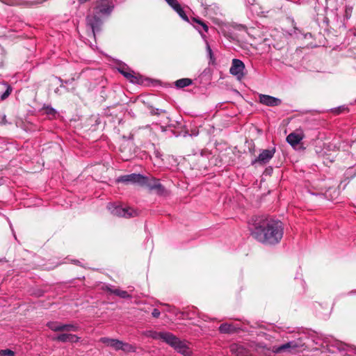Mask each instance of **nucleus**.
Wrapping results in <instances>:
<instances>
[{
  "label": "nucleus",
  "mask_w": 356,
  "mask_h": 356,
  "mask_svg": "<svg viewBox=\"0 0 356 356\" xmlns=\"http://www.w3.org/2000/svg\"><path fill=\"white\" fill-rule=\"evenodd\" d=\"M251 235L257 241L268 245L279 243L284 234L280 220L264 216H255L249 222Z\"/></svg>",
  "instance_id": "1"
},
{
  "label": "nucleus",
  "mask_w": 356,
  "mask_h": 356,
  "mask_svg": "<svg viewBox=\"0 0 356 356\" xmlns=\"http://www.w3.org/2000/svg\"><path fill=\"white\" fill-rule=\"evenodd\" d=\"M113 3L111 0H100L95 8V14L89 15L86 17L87 26L91 29V33L94 37L97 33L101 31L102 21L98 15L108 16L113 9Z\"/></svg>",
  "instance_id": "2"
},
{
  "label": "nucleus",
  "mask_w": 356,
  "mask_h": 356,
  "mask_svg": "<svg viewBox=\"0 0 356 356\" xmlns=\"http://www.w3.org/2000/svg\"><path fill=\"white\" fill-rule=\"evenodd\" d=\"M238 31H246V27L242 24H224L220 28V33L230 42L238 40Z\"/></svg>",
  "instance_id": "3"
},
{
  "label": "nucleus",
  "mask_w": 356,
  "mask_h": 356,
  "mask_svg": "<svg viewBox=\"0 0 356 356\" xmlns=\"http://www.w3.org/2000/svg\"><path fill=\"white\" fill-rule=\"evenodd\" d=\"M166 343L184 356H191L192 352L187 343L180 340L171 332L170 333Z\"/></svg>",
  "instance_id": "4"
},
{
  "label": "nucleus",
  "mask_w": 356,
  "mask_h": 356,
  "mask_svg": "<svg viewBox=\"0 0 356 356\" xmlns=\"http://www.w3.org/2000/svg\"><path fill=\"white\" fill-rule=\"evenodd\" d=\"M107 208L113 215L119 217L128 218L138 215L137 211L134 209L130 207H122L115 204L110 203L108 204Z\"/></svg>",
  "instance_id": "5"
},
{
  "label": "nucleus",
  "mask_w": 356,
  "mask_h": 356,
  "mask_svg": "<svg viewBox=\"0 0 356 356\" xmlns=\"http://www.w3.org/2000/svg\"><path fill=\"white\" fill-rule=\"evenodd\" d=\"M146 181V176L140 174L131 173L120 176L117 178L116 181L118 183H124L126 184H138L140 186H143Z\"/></svg>",
  "instance_id": "6"
},
{
  "label": "nucleus",
  "mask_w": 356,
  "mask_h": 356,
  "mask_svg": "<svg viewBox=\"0 0 356 356\" xmlns=\"http://www.w3.org/2000/svg\"><path fill=\"white\" fill-rule=\"evenodd\" d=\"M47 327L54 332H76L79 330V326L76 324L67 323L64 324L56 321L47 323Z\"/></svg>",
  "instance_id": "7"
},
{
  "label": "nucleus",
  "mask_w": 356,
  "mask_h": 356,
  "mask_svg": "<svg viewBox=\"0 0 356 356\" xmlns=\"http://www.w3.org/2000/svg\"><path fill=\"white\" fill-rule=\"evenodd\" d=\"M331 346L333 349L328 348V351L330 353L328 356H356V353L353 350H346L344 345L339 341H334V344Z\"/></svg>",
  "instance_id": "8"
},
{
  "label": "nucleus",
  "mask_w": 356,
  "mask_h": 356,
  "mask_svg": "<svg viewBox=\"0 0 356 356\" xmlns=\"http://www.w3.org/2000/svg\"><path fill=\"white\" fill-rule=\"evenodd\" d=\"M118 70L122 74L127 80L133 83H140L142 79L140 76H136L134 72L131 70L127 65L120 64L118 67Z\"/></svg>",
  "instance_id": "9"
},
{
  "label": "nucleus",
  "mask_w": 356,
  "mask_h": 356,
  "mask_svg": "<svg viewBox=\"0 0 356 356\" xmlns=\"http://www.w3.org/2000/svg\"><path fill=\"white\" fill-rule=\"evenodd\" d=\"M275 152V149H263L259 155L252 161L251 165H254L257 163L260 165H265L268 163L270 160L273 157Z\"/></svg>",
  "instance_id": "10"
},
{
  "label": "nucleus",
  "mask_w": 356,
  "mask_h": 356,
  "mask_svg": "<svg viewBox=\"0 0 356 356\" xmlns=\"http://www.w3.org/2000/svg\"><path fill=\"white\" fill-rule=\"evenodd\" d=\"M244 69L245 65L243 61L237 58H234L232 62V66L229 69V72L231 74L236 76L240 79L244 76Z\"/></svg>",
  "instance_id": "11"
},
{
  "label": "nucleus",
  "mask_w": 356,
  "mask_h": 356,
  "mask_svg": "<svg viewBox=\"0 0 356 356\" xmlns=\"http://www.w3.org/2000/svg\"><path fill=\"white\" fill-rule=\"evenodd\" d=\"M145 183L143 186H146L150 190H155L159 194H162L164 192V188L161 184L159 179H156L154 177H146Z\"/></svg>",
  "instance_id": "12"
},
{
  "label": "nucleus",
  "mask_w": 356,
  "mask_h": 356,
  "mask_svg": "<svg viewBox=\"0 0 356 356\" xmlns=\"http://www.w3.org/2000/svg\"><path fill=\"white\" fill-rule=\"evenodd\" d=\"M259 98L261 104L268 106H276L282 104L280 99L268 95L261 94Z\"/></svg>",
  "instance_id": "13"
},
{
  "label": "nucleus",
  "mask_w": 356,
  "mask_h": 356,
  "mask_svg": "<svg viewBox=\"0 0 356 356\" xmlns=\"http://www.w3.org/2000/svg\"><path fill=\"white\" fill-rule=\"evenodd\" d=\"M170 333V332H156L154 330H146L143 332V334L153 339H161L166 343Z\"/></svg>",
  "instance_id": "14"
},
{
  "label": "nucleus",
  "mask_w": 356,
  "mask_h": 356,
  "mask_svg": "<svg viewBox=\"0 0 356 356\" xmlns=\"http://www.w3.org/2000/svg\"><path fill=\"white\" fill-rule=\"evenodd\" d=\"M166 3L186 22H189L188 16L177 0H165Z\"/></svg>",
  "instance_id": "15"
},
{
  "label": "nucleus",
  "mask_w": 356,
  "mask_h": 356,
  "mask_svg": "<svg viewBox=\"0 0 356 356\" xmlns=\"http://www.w3.org/2000/svg\"><path fill=\"white\" fill-rule=\"evenodd\" d=\"M299 345L295 341H289L279 346H273V352L280 353L282 352H291L298 348Z\"/></svg>",
  "instance_id": "16"
},
{
  "label": "nucleus",
  "mask_w": 356,
  "mask_h": 356,
  "mask_svg": "<svg viewBox=\"0 0 356 356\" xmlns=\"http://www.w3.org/2000/svg\"><path fill=\"white\" fill-rule=\"evenodd\" d=\"M55 341H60V342H70V343H76L79 341L80 338L75 334H70V333H62L58 334L56 337L54 338Z\"/></svg>",
  "instance_id": "17"
},
{
  "label": "nucleus",
  "mask_w": 356,
  "mask_h": 356,
  "mask_svg": "<svg viewBox=\"0 0 356 356\" xmlns=\"http://www.w3.org/2000/svg\"><path fill=\"white\" fill-rule=\"evenodd\" d=\"M99 341L107 346L111 347L116 351L120 350L122 341L119 339L108 337H102L100 338Z\"/></svg>",
  "instance_id": "18"
},
{
  "label": "nucleus",
  "mask_w": 356,
  "mask_h": 356,
  "mask_svg": "<svg viewBox=\"0 0 356 356\" xmlns=\"http://www.w3.org/2000/svg\"><path fill=\"white\" fill-rule=\"evenodd\" d=\"M230 350L236 356H250L249 352L243 346L234 343L230 346Z\"/></svg>",
  "instance_id": "19"
},
{
  "label": "nucleus",
  "mask_w": 356,
  "mask_h": 356,
  "mask_svg": "<svg viewBox=\"0 0 356 356\" xmlns=\"http://www.w3.org/2000/svg\"><path fill=\"white\" fill-rule=\"evenodd\" d=\"M192 20L194 28L198 31L202 38L206 40V35L202 33V30L204 32H207L209 30L208 26L200 19L193 18Z\"/></svg>",
  "instance_id": "20"
},
{
  "label": "nucleus",
  "mask_w": 356,
  "mask_h": 356,
  "mask_svg": "<svg viewBox=\"0 0 356 356\" xmlns=\"http://www.w3.org/2000/svg\"><path fill=\"white\" fill-rule=\"evenodd\" d=\"M204 12L206 15L211 18H213L220 14V8L216 3L206 5L204 7Z\"/></svg>",
  "instance_id": "21"
},
{
  "label": "nucleus",
  "mask_w": 356,
  "mask_h": 356,
  "mask_svg": "<svg viewBox=\"0 0 356 356\" xmlns=\"http://www.w3.org/2000/svg\"><path fill=\"white\" fill-rule=\"evenodd\" d=\"M302 139V137L300 134L294 132L291 133L286 137L287 143L293 147L299 144Z\"/></svg>",
  "instance_id": "22"
},
{
  "label": "nucleus",
  "mask_w": 356,
  "mask_h": 356,
  "mask_svg": "<svg viewBox=\"0 0 356 356\" xmlns=\"http://www.w3.org/2000/svg\"><path fill=\"white\" fill-rule=\"evenodd\" d=\"M219 331L222 334H232L236 332V328L232 324L222 323L219 327Z\"/></svg>",
  "instance_id": "23"
},
{
  "label": "nucleus",
  "mask_w": 356,
  "mask_h": 356,
  "mask_svg": "<svg viewBox=\"0 0 356 356\" xmlns=\"http://www.w3.org/2000/svg\"><path fill=\"white\" fill-rule=\"evenodd\" d=\"M106 290L111 293H113L122 298H130L131 296L126 291L120 290L118 289H112L109 286H106Z\"/></svg>",
  "instance_id": "24"
},
{
  "label": "nucleus",
  "mask_w": 356,
  "mask_h": 356,
  "mask_svg": "<svg viewBox=\"0 0 356 356\" xmlns=\"http://www.w3.org/2000/svg\"><path fill=\"white\" fill-rule=\"evenodd\" d=\"M122 350L124 353H136V347L132 344L124 342L122 341V344L120 346V350Z\"/></svg>",
  "instance_id": "25"
},
{
  "label": "nucleus",
  "mask_w": 356,
  "mask_h": 356,
  "mask_svg": "<svg viewBox=\"0 0 356 356\" xmlns=\"http://www.w3.org/2000/svg\"><path fill=\"white\" fill-rule=\"evenodd\" d=\"M193 83V81L191 79L188 78H183L178 79L175 81V86L178 88H183L184 87L188 86L191 85Z\"/></svg>",
  "instance_id": "26"
},
{
  "label": "nucleus",
  "mask_w": 356,
  "mask_h": 356,
  "mask_svg": "<svg viewBox=\"0 0 356 356\" xmlns=\"http://www.w3.org/2000/svg\"><path fill=\"white\" fill-rule=\"evenodd\" d=\"M45 113L48 115L56 116L57 111L50 106H46L42 108Z\"/></svg>",
  "instance_id": "27"
},
{
  "label": "nucleus",
  "mask_w": 356,
  "mask_h": 356,
  "mask_svg": "<svg viewBox=\"0 0 356 356\" xmlns=\"http://www.w3.org/2000/svg\"><path fill=\"white\" fill-rule=\"evenodd\" d=\"M7 88L6 91L0 96V101L6 99L11 93L12 89L10 86L6 85Z\"/></svg>",
  "instance_id": "28"
},
{
  "label": "nucleus",
  "mask_w": 356,
  "mask_h": 356,
  "mask_svg": "<svg viewBox=\"0 0 356 356\" xmlns=\"http://www.w3.org/2000/svg\"><path fill=\"white\" fill-rule=\"evenodd\" d=\"M353 12V8L350 6H346L345 8L344 18L348 19L350 18Z\"/></svg>",
  "instance_id": "29"
},
{
  "label": "nucleus",
  "mask_w": 356,
  "mask_h": 356,
  "mask_svg": "<svg viewBox=\"0 0 356 356\" xmlns=\"http://www.w3.org/2000/svg\"><path fill=\"white\" fill-rule=\"evenodd\" d=\"M348 110V108L345 106H341L337 108H334L332 109V112H333L335 114H339L341 113H343Z\"/></svg>",
  "instance_id": "30"
},
{
  "label": "nucleus",
  "mask_w": 356,
  "mask_h": 356,
  "mask_svg": "<svg viewBox=\"0 0 356 356\" xmlns=\"http://www.w3.org/2000/svg\"><path fill=\"white\" fill-rule=\"evenodd\" d=\"M0 355H1V356H15V352L10 349L1 350H0Z\"/></svg>",
  "instance_id": "31"
},
{
  "label": "nucleus",
  "mask_w": 356,
  "mask_h": 356,
  "mask_svg": "<svg viewBox=\"0 0 356 356\" xmlns=\"http://www.w3.org/2000/svg\"><path fill=\"white\" fill-rule=\"evenodd\" d=\"M74 80V78H72L71 79H68V80H63L60 78H59V81L61 83L60 87L65 88V86L64 84H70Z\"/></svg>",
  "instance_id": "32"
},
{
  "label": "nucleus",
  "mask_w": 356,
  "mask_h": 356,
  "mask_svg": "<svg viewBox=\"0 0 356 356\" xmlns=\"http://www.w3.org/2000/svg\"><path fill=\"white\" fill-rule=\"evenodd\" d=\"M161 314L160 311L158 309H154L152 315L154 318H159Z\"/></svg>",
  "instance_id": "33"
},
{
  "label": "nucleus",
  "mask_w": 356,
  "mask_h": 356,
  "mask_svg": "<svg viewBox=\"0 0 356 356\" xmlns=\"http://www.w3.org/2000/svg\"><path fill=\"white\" fill-rule=\"evenodd\" d=\"M266 347L264 346H263L262 344L261 343H258V344H256L255 347L254 348V349L258 352V353H260V349H264Z\"/></svg>",
  "instance_id": "34"
},
{
  "label": "nucleus",
  "mask_w": 356,
  "mask_h": 356,
  "mask_svg": "<svg viewBox=\"0 0 356 356\" xmlns=\"http://www.w3.org/2000/svg\"><path fill=\"white\" fill-rule=\"evenodd\" d=\"M206 43H207V52L209 54V56H212V50H211L209 43L207 41H206Z\"/></svg>",
  "instance_id": "35"
},
{
  "label": "nucleus",
  "mask_w": 356,
  "mask_h": 356,
  "mask_svg": "<svg viewBox=\"0 0 356 356\" xmlns=\"http://www.w3.org/2000/svg\"><path fill=\"white\" fill-rule=\"evenodd\" d=\"M348 295H355L356 294V290H352L348 293Z\"/></svg>",
  "instance_id": "36"
},
{
  "label": "nucleus",
  "mask_w": 356,
  "mask_h": 356,
  "mask_svg": "<svg viewBox=\"0 0 356 356\" xmlns=\"http://www.w3.org/2000/svg\"><path fill=\"white\" fill-rule=\"evenodd\" d=\"M249 4L252 5L254 2V0H245Z\"/></svg>",
  "instance_id": "37"
},
{
  "label": "nucleus",
  "mask_w": 356,
  "mask_h": 356,
  "mask_svg": "<svg viewBox=\"0 0 356 356\" xmlns=\"http://www.w3.org/2000/svg\"><path fill=\"white\" fill-rule=\"evenodd\" d=\"M88 1V0H79V2L80 3H86V1Z\"/></svg>",
  "instance_id": "38"
},
{
  "label": "nucleus",
  "mask_w": 356,
  "mask_h": 356,
  "mask_svg": "<svg viewBox=\"0 0 356 356\" xmlns=\"http://www.w3.org/2000/svg\"><path fill=\"white\" fill-rule=\"evenodd\" d=\"M59 90H60L59 88H56V89H55L54 92H55V93L59 94Z\"/></svg>",
  "instance_id": "39"
},
{
  "label": "nucleus",
  "mask_w": 356,
  "mask_h": 356,
  "mask_svg": "<svg viewBox=\"0 0 356 356\" xmlns=\"http://www.w3.org/2000/svg\"><path fill=\"white\" fill-rule=\"evenodd\" d=\"M165 305L169 308L168 311V312H171V307H170V305Z\"/></svg>",
  "instance_id": "40"
},
{
  "label": "nucleus",
  "mask_w": 356,
  "mask_h": 356,
  "mask_svg": "<svg viewBox=\"0 0 356 356\" xmlns=\"http://www.w3.org/2000/svg\"><path fill=\"white\" fill-rule=\"evenodd\" d=\"M154 113H156V114H159V109H158V108L156 109V112H154Z\"/></svg>",
  "instance_id": "41"
}]
</instances>
